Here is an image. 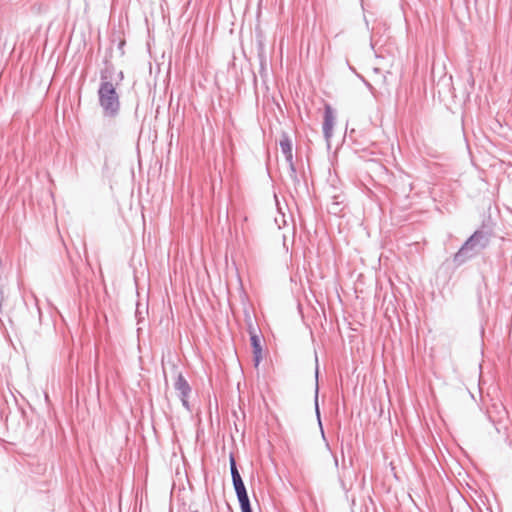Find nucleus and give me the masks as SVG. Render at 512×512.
I'll return each mask as SVG.
<instances>
[{"label": "nucleus", "mask_w": 512, "mask_h": 512, "mask_svg": "<svg viewBox=\"0 0 512 512\" xmlns=\"http://www.w3.org/2000/svg\"><path fill=\"white\" fill-rule=\"evenodd\" d=\"M230 468H231V471L236 468V463H235V459L234 457L231 455L230 456Z\"/></svg>", "instance_id": "obj_9"}, {"label": "nucleus", "mask_w": 512, "mask_h": 512, "mask_svg": "<svg viewBox=\"0 0 512 512\" xmlns=\"http://www.w3.org/2000/svg\"><path fill=\"white\" fill-rule=\"evenodd\" d=\"M334 115L333 110L330 105L325 106L324 113V123H323V133L327 140H329L332 136V130L334 127Z\"/></svg>", "instance_id": "obj_2"}, {"label": "nucleus", "mask_w": 512, "mask_h": 512, "mask_svg": "<svg viewBox=\"0 0 512 512\" xmlns=\"http://www.w3.org/2000/svg\"><path fill=\"white\" fill-rule=\"evenodd\" d=\"M242 512H252L246 489L236 492Z\"/></svg>", "instance_id": "obj_6"}, {"label": "nucleus", "mask_w": 512, "mask_h": 512, "mask_svg": "<svg viewBox=\"0 0 512 512\" xmlns=\"http://www.w3.org/2000/svg\"><path fill=\"white\" fill-rule=\"evenodd\" d=\"M251 345L253 349V362L254 367L258 369L262 359H263V350L258 336L255 333H251Z\"/></svg>", "instance_id": "obj_3"}, {"label": "nucleus", "mask_w": 512, "mask_h": 512, "mask_svg": "<svg viewBox=\"0 0 512 512\" xmlns=\"http://www.w3.org/2000/svg\"><path fill=\"white\" fill-rule=\"evenodd\" d=\"M231 474H232V479H233V482L234 481H237L239 479H241V476L237 470V468H234L232 471H231Z\"/></svg>", "instance_id": "obj_8"}, {"label": "nucleus", "mask_w": 512, "mask_h": 512, "mask_svg": "<svg viewBox=\"0 0 512 512\" xmlns=\"http://www.w3.org/2000/svg\"><path fill=\"white\" fill-rule=\"evenodd\" d=\"M101 107L109 115H115L119 110V98L111 82H103L99 88Z\"/></svg>", "instance_id": "obj_1"}, {"label": "nucleus", "mask_w": 512, "mask_h": 512, "mask_svg": "<svg viewBox=\"0 0 512 512\" xmlns=\"http://www.w3.org/2000/svg\"><path fill=\"white\" fill-rule=\"evenodd\" d=\"M233 485H234V488H235V491H241V490H244L246 489L245 486H244V483L242 481V479H239L237 481H234L233 482Z\"/></svg>", "instance_id": "obj_7"}, {"label": "nucleus", "mask_w": 512, "mask_h": 512, "mask_svg": "<svg viewBox=\"0 0 512 512\" xmlns=\"http://www.w3.org/2000/svg\"><path fill=\"white\" fill-rule=\"evenodd\" d=\"M175 388L180 392V394L182 396L183 405L187 406L186 398L190 392V387H189V384L187 383V381L184 379V377L181 374H179L177 377V380L175 382Z\"/></svg>", "instance_id": "obj_5"}, {"label": "nucleus", "mask_w": 512, "mask_h": 512, "mask_svg": "<svg viewBox=\"0 0 512 512\" xmlns=\"http://www.w3.org/2000/svg\"><path fill=\"white\" fill-rule=\"evenodd\" d=\"M280 150L281 153L288 165V167L293 170V153H292V144L287 137H283L280 140Z\"/></svg>", "instance_id": "obj_4"}]
</instances>
